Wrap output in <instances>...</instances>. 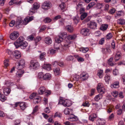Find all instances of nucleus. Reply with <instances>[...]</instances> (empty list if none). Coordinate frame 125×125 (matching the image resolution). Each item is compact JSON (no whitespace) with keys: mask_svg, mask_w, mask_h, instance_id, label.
<instances>
[{"mask_svg":"<svg viewBox=\"0 0 125 125\" xmlns=\"http://www.w3.org/2000/svg\"><path fill=\"white\" fill-rule=\"evenodd\" d=\"M67 34L66 32L60 33L59 35L55 39L56 42L60 43L67 37Z\"/></svg>","mask_w":125,"mask_h":125,"instance_id":"1","label":"nucleus"},{"mask_svg":"<svg viewBox=\"0 0 125 125\" xmlns=\"http://www.w3.org/2000/svg\"><path fill=\"white\" fill-rule=\"evenodd\" d=\"M25 61L23 59L18 61L15 64V67L18 69H22L25 66Z\"/></svg>","mask_w":125,"mask_h":125,"instance_id":"2","label":"nucleus"},{"mask_svg":"<svg viewBox=\"0 0 125 125\" xmlns=\"http://www.w3.org/2000/svg\"><path fill=\"white\" fill-rule=\"evenodd\" d=\"M58 104H62L64 106L67 107H69L71 105V101L67 99L65 100L60 99Z\"/></svg>","mask_w":125,"mask_h":125,"instance_id":"3","label":"nucleus"},{"mask_svg":"<svg viewBox=\"0 0 125 125\" xmlns=\"http://www.w3.org/2000/svg\"><path fill=\"white\" fill-rule=\"evenodd\" d=\"M39 94H51V91L49 90H46L45 87L43 86L41 87L38 90Z\"/></svg>","mask_w":125,"mask_h":125,"instance_id":"4","label":"nucleus"},{"mask_svg":"<svg viewBox=\"0 0 125 125\" xmlns=\"http://www.w3.org/2000/svg\"><path fill=\"white\" fill-rule=\"evenodd\" d=\"M40 65L39 63L35 60H32L30 64V67L33 69H36L39 67Z\"/></svg>","mask_w":125,"mask_h":125,"instance_id":"5","label":"nucleus"},{"mask_svg":"<svg viewBox=\"0 0 125 125\" xmlns=\"http://www.w3.org/2000/svg\"><path fill=\"white\" fill-rule=\"evenodd\" d=\"M24 40L23 37H20L16 41L14 42V44L16 48L19 47V46L22 42H23Z\"/></svg>","mask_w":125,"mask_h":125,"instance_id":"6","label":"nucleus"},{"mask_svg":"<svg viewBox=\"0 0 125 125\" xmlns=\"http://www.w3.org/2000/svg\"><path fill=\"white\" fill-rule=\"evenodd\" d=\"M103 86V85L102 83L98 84L97 89L99 93H101L102 94L105 93L106 90Z\"/></svg>","mask_w":125,"mask_h":125,"instance_id":"7","label":"nucleus"},{"mask_svg":"<svg viewBox=\"0 0 125 125\" xmlns=\"http://www.w3.org/2000/svg\"><path fill=\"white\" fill-rule=\"evenodd\" d=\"M19 34L18 32L17 31H14L10 35V39L13 40H15L19 36Z\"/></svg>","mask_w":125,"mask_h":125,"instance_id":"8","label":"nucleus"},{"mask_svg":"<svg viewBox=\"0 0 125 125\" xmlns=\"http://www.w3.org/2000/svg\"><path fill=\"white\" fill-rule=\"evenodd\" d=\"M40 4L38 3H35L33 5V8H31L30 10V13H31V14H32L35 12V10L38 9L40 7Z\"/></svg>","mask_w":125,"mask_h":125,"instance_id":"9","label":"nucleus"},{"mask_svg":"<svg viewBox=\"0 0 125 125\" xmlns=\"http://www.w3.org/2000/svg\"><path fill=\"white\" fill-rule=\"evenodd\" d=\"M88 27L92 29H95L97 27L96 23L94 21H91L87 24Z\"/></svg>","mask_w":125,"mask_h":125,"instance_id":"10","label":"nucleus"},{"mask_svg":"<svg viewBox=\"0 0 125 125\" xmlns=\"http://www.w3.org/2000/svg\"><path fill=\"white\" fill-rule=\"evenodd\" d=\"M51 4L49 2L45 1L43 3L42 6V8L44 9H48L50 8Z\"/></svg>","mask_w":125,"mask_h":125,"instance_id":"11","label":"nucleus"},{"mask_svg":"<svg viewBox=\"0 0 125 125\" xmlns=\"http://www.w3.org/2000/svg\"><path fill=\"white\" fill-rule=\"evenodd\" d=\"M89 77V75L86 73L82 72L80 75L81 80L83 81L87 79Z\"/></svg>","mask_w":125,"mask_h":125,"instance_id":"12","label":"nucleus"},{"mask_svg":"<svg viewBox=\"0 0 125 125\" xmlns=\"http://www.w3.org/2000/svg\"><path fill=\"white\" fill-rule=\"evenodd\" d=\"M33 19V16L30 17H27L25 18L23 21V23L25 25L27 24L29 22L31 21Z\"/></svg>","mask_w":125,"mask_h":125,"instance_id":"13","label":"nucleus"},{"mask_svg":"<svg viewBox=\"0 0 125 125\" xmlns=\"http://www.w3.org/2000/svg\"><path fill=\"white\" fill-rule=\"evenodd\" d=\"M21 56V52L18 51H15L14 52L13 54V57L17 59L19 58Z\"/></svg>","mask_w":125,"mask_h":125,"instance_id":"14","label":"nucleus"},{"mask_svg":"<svg viewBox=\"0 0 125 125\" xmlns=\"http://www.w3.org/2000/svg\"><path fill=\"white\" fill-rule=\"evenodd\" d=\"M89 30L87 28H84L81 31V33L84 36H86L89 32Z\"/></svg>","mask_w":125,"mask_h":125,"instance_id":"15","label":"nucleus"},{"mask_svg":"<svg viewBox=\"0 0 125 125\" xmlns=\"http://www.w3.org/2000/svg\"><path fill=\"white\" fill-rule=\"evenodd\" d=\"M121 57V53L119 51H117L114 57V59L115 62L118 61L120 59Z\"/></svg>","mask_w":125,"mask_h":125,"instance_id":"16","label":"nucleus"},{"mask_svg":"<svg viewBox=\"0 0 125 125\" xmlns=\"http://www.w3.org/2000/svg\"><path fill=\"white\" fill-rule=\"evenodd\" d=\"M18 69L19 70L17 72L16 75L18 77L22 76V75L24 73V71L23 69Z\"/></svg>","mask_w":125,"mask_h":125,"instance_id":"17","label":"nucleus"},{"mask_svg":"<svg viewBox=\"0 0 125 125\" xmlns=\"http://www.w3.org/2000/svg\"><path fill=\"white\" fill-rule=\"evenodd\" d=\"M66 30L70 33H72L74 31L73 27L71 25H68L66 27Z\"/></svg>","mask_w":125,"mask_h":125,"instance_id":"18","label":"nucleus"},{"mask_svg":"<svg viewBox=\"0 0 125 125\" xmlns=\"http://www.w3.org/2000/svg\"><path fill=\"white\" fill-rule=\"evenodd\" d=\"M44 41L46 44L49 45L51 44L52 42L51 38L49 37L45 38Z\"/></svg>","mask_w":125,"mask_h":125,"instance_id":"19","label":"nucleus"},{"mask_svg":"<svg viewBox=\"0 0 125 125\" xmlns=\"http://www.w3.org/2000/svg\"><path fill=\"white\" fill-rule=\"evenodd\" d=\"M96 117V114H93L89 115V119L90 121L93 122Z\"/></svg>","mask_w":125,"mask_h":125,"instance_id":"20","label":"nucleus"},{"mask_svg":"<svg viewBox=\"0 0 125 125\" xmlns=\"http://www.w3.org/2000/svg\"><path fill=\"white\" fill-rule=\"evenodd\" d=\"M33 103L34 104H36L40 102L41 101V98L40 97L38 96V97L35 98L33 99Z\"/></svg>","mask_w":125,"mask_h":125,"instance_id":"21","label":"nucleus"},{"mask_svg":"<svg viewBox=\"0 0 125 125\" xmlns=\"http://www.w3.org/2000/svg\"><path fill=\"white\" fill-rule=\"evenodd\" d=\"M103 71V70H99L97 71V75L100 78H102L104 75Z\"/></svg>","mask_w":125,"mask_h":125,"instance_id":"22","label":"nucleus"},{"mask_svg":"<svg viewBox=\"0 0 125 125\" xmlns=\"http://www.w3.org/2000/svg\"><path fill=\"white\" fill-rule=\"evenodd\" d=\"M119 83L118 81L114 82L111 85V87L112 88H117L119 87Z\"/></svg>","mask_w":125,"mask_h":125,"instance_id":"23","label":"nucleus"},{"mask_svg":"<svg viewBox=\"0 0 125 125\" xmlns=\"http://www.w3.org/2000/svg\"><path fill=\"white\" fill-rule=\"evenodd\" d=\"M43 80H50L51 78V75L49 73H46L44 74Z\"/></svg>","mask_w":125,"mask_h":125,"instance_id":"24","label":"nucleus"},{"mask_svg":"<svg viewBox=\"0 0 125 125\" xmlns=\"http://www.w3.org/2000/svg\"><path fill=\"white\" fill-rule=\"evenodd\" d=\"M123 14V11H120L117 12L116 13V14L115 15V17L116 18H118L121 16Z\"/></svg>","mask_w":125,"mask_h":125,"instance_id":"25","label":"nucleus"},{"mask_svg":"<svg viewBox=\"0 0 125 125\" xmlns=\"http://www.w3.org/2000/svg\"><path fill=\"white\" fill-rule=\"evenodd\" d=\"M28 43L26 42H23L21 44L19 47H20L21 48L23 49H25L28 45Z\"/></svg>","mask_w":125,"mask_h":125,"instance_id":"26","label":"nucleus"},{"mask_svg":"<svg viewBox=\"0 0 125 125\" xmlns=\"http://www.w3.org/2000/svg\"><path fill=\"white\" fill-rule=\"evenodd\" d=\"M55 75L56 76L59 75L60 73V71L59 68H56L53 70Z\"/></svg>","mask_w":125,"mask_h":125,"instance_id":"27","label":"nucleus"},{"mask_svg":"<svg viewBox=\"0 0 125 125\" xmlns=\"http://www.w3.org/2000/svg\"><path fill=\"white\" fill-rule=\"evenodd\" d=\"M105 121L104 120H99L96 123L97 125H105Z\"/></svg>","mask_w":125,"mask_h":125,"instance_id":"28","label":"nucleus"},{"mask_svg":"<svg viewBox=\"0 0 125 125\" xmlns=\"http://www.w3.org/2000/svg\"><path fill=\"white\" fill-rule=\"evenodd\" d=\"M76 35L75 34L72 35H69L67 36L68 39L69 40H72L74 39L76 37Z\"/></svg>","mask_w":125,"mask_h":125,"instance_id":"29","label":"nucleus"},{"mask_svg":"<svg viewBox=\"0 0 125 125\" xmlns=\"http://www.w3.org/2000/svg\"><path fill=\"white\" fill-rule=\"evenodd\" d=\"M108 27V25L103 24L101 25L100 29L101 30L104 31L106 30L107 28Z\"/></svg>","mask_w":125,"mask_h":125,"instance_id":"30","label":"nucleus"},{"mask_svg":"<svg viewBox=\"0 0 125 125\" xmlns=\"http://www.w3.org/2000/svg\"><path fill=\"white\" fill-rule=\"evenodd\" d=\"M117 23L119 24L122 25L125 23V20L124 19H119L117 20Z\"/></svg>","mask_w":125,"mask_h":125,"instance_id":"31","label":"nucleus"},{"mask_svg":"<svg viewBox=\"0 0 125 125\" xmlns=\"http://www.w3.org/2000/svg\"><path fill=\"white\" fill-rule=\"evenodd\" d=\"M20 106L21 109L23 110L25 109L26 107V104L24 102H22L20 104Z\"/></svg>","mask_w":125,"mask_h":125,"instance_id":"32","label":"nucleus"},{"mask_svg":"<svg viewBox=\"0 0 125 125\" xmlns=\"http://www.w3.org/2000/svg\"><path fill=\"white\" fill-rule=\"evenodd\" d=\"M21 22V20H17L15 24L16 27L18 28H20V24Z\"/></svg>","mask_w":125,"mask_h":125,"instance_id":"33","label":"nucleus"},{"mask_svg":"<svg viewBox=\"0 0 125 125\" xmlns=\"http://www.w3.org/2000/svg\"><path fill=\"white\" fill-rule=\"evenodd\" d=\"M11 91V90L10 88L6 87L3 89V93L4 94L6 93L7 94H9Z\"/></svg>","mask_w":125,"mask_h":125,"instance_id":"34","label":"nucleus"},{"mask_svg":"<svg viewBox=\"0 0 125 125\" xmlns=\"http://www.w3.org/2000/svg\"><path fill=\"white\" fill-rule=\"evenodd\" d=\"M43 68L48 70L49 71L50 70L51 68V65L50 64H45L43 66Z\"/></svg>","mask_w":125,"mask_h":125,"instance_id":"35","label":"nucleus"},{"mask_svg":"<svg viewBox=\"0 0 125 125\" xmlns=\"http://www.w3.org/2000/svg\"><path fill=\"white\" fill-rule=\"evenodd\" d=\"M95 4V3L93 2H92L90 3L87 7V9L89 10L93 7Z\"/></svg>","mask_w":125,"mask_h":125,"instance_id":"36","label":"nucleus"},{"mask_svg":"<svg viewBox=\"0 0 125 125\" xmlns=\"http://www.w3.org/2000/svg\"><path fill=\"white\" fill-rule=\"evenodd\" d=\"M46 56V53L45 52L41 53L40 55V58L41 60H43L45 59V57Z\"/></svg>","mask_w":125,"mask_h":125,"instance_id":"37","label":"nucleus"},{"mask_svg":"<svg viewBox=\"0 0 125 125\" xmlns=\"http://www.w3.org/2000/svg\"><path fill=\"white\" fill-rule=\"evenodd\" d=\"M6 52L7 53L10 55V57L11 58H13L14 52H12L10 50H7Z\"/></svg>","mask_w":125,"mask_h":125,"instance_id":"38","label":"nucleus"},{"mask_svg":"<svg viewBox=\"0 0 125 125\" xmlns=\"http://www.w3.org/2000/svg\"><path fill=\"white\" fill-rule=\"evenodd\" d=\"M79 50L83 52L86 53L88 51L89 49L88 48H81Z\"/></svg>","mask_w":125,"mask_h":125,"instance_id":"39","label":"nucleus"},{"mask_svg":"<svg viewBox=\"0 0 125 125\" xmlns=\"http://www.w3.org/2000/svg\"><path fill=\"white\" fill-rule=\"evenodd\" d=\"M71 111L72 110L71 109L68 108H66L65 109L64 113L65 115H69L70 114V113Z\"/></svg>","mask_w":125,"mask_h":125,"instance_id":"40","label":"nucleus"},{"mask_svg":"<svg viewBox=\"0 0 125 125\" xmlns=\"http://www.w3.org/2000/svg\"><path fill=\"white\" fill-rule=\"evenodd\" d=\"M6 97L4 94H0V100L2 101H4L6 99Z\"/></svg>","mask_w":125,"mask_h":125,"instance_id":"41","label":"nucleus"},{"mask_svg":"<svg viewBox=\"0 0 125 125\" xmlns=\"http://www.w3.org/2000/svg\"><path fill=\"white\" fill-rule=\"evenodd\" d=\"M54 118L58 117L60 118L62 117V114L59 112H56L55 113L54 116Z\"/></svg>","mask_w":125,"mask_h":125,"instance_id":"42","label":"nucleus"},{"mask_svg":"<svg viewBox=\"0 0 125 125\" xmlns=\"http://www.w3.org/2000/svg\"><path fill=\"white\" fill-rule=\"evenodd\" d=\"M102 97V94H98V95L96 96L95 97L94 99L95 100L98 101L100 98H101Z\"/></svg>","mask_w":125,"mask_h":125,"instance_id":"43","label":"nucleus"},{"mask_svg":"<svg viewBox=\"0 0 125 125\" xmlns=\"http://www.w3.org/2000/svg\"><path fill=\"white\" fill-rule=\"evenodd\" d=\"M44 75L42 72H40L38 74V77L40 79L43 80Z\"/></svg>","mask_w":125,"mask_h":125,"instance_id":"44","label":"nucleus"},{"mask_svg":"<svg viewBox=\"0 0 125 125\" xmlns=\"http://www.w3.org/2000/svg\"><path fill=\"white\" fill-rule=\"evenodd\" d=\"M87 13H82L81 16V19L83 20L87 16Z\"/></svg>","mask_w":125,"mask_h":125,"instance_id":"45","label":"nucleus"},{"mask_svg":"<svg viewBox=\"0 0 125 125\" xmlns=\"http://www.w3.org/2000/svg\"><path fill=\"white\" fill-rule=\"evenodd\" d=\"M9 59H7L4 60V64L5 67H7L8 66L9 64Z\"/></svg>","mask_w":125,"mask_h":125,"instance_id":"46","label":"nucleus"},{"mask_svg":"<svg viewBox=\"0 0 125 125\" xmlns=\"http://www.w3.org/2000/svg\"><path fill=\"white\" fill-rule=\"evenodd\" d=\"M102 52L104 54H106L108 52V49L107 48H102Z\"/></svg>","mask_w":125,"mask_h":125,"instance_id":"47","label":"nucleus"},{"mask_svg":"<svg viewBox=\"0 0 125 125\" xmlns=\"http://www.w3.org/2000/svg\"><path fill=\"white\" fill-rule=\"evenodd\" d=\"M51 21V19L49 17H47L44 20V22L45 23H48L50 22Z\"/></svg>","mask_w":125,"mask_h":125,"instance_id":"48","label":"nucleus"},{"mask_svg":"<svg viewBox=\"0 0 125 125\" xmlns=\"http://www.w3.org/2000/svg\"><path fill=\"white\" fill-rule=\"evenodd\" d=\"M5 84L7 86L10 87L12 85L13 83L9 81H7L6 82Z\"/></svg>","mask_w":125,"mask_h":125,"instance_id":"49","label":"nucleus"},{"mask_svg":"<svg viewBox=\"0 0 125 125\" xmlns=\"http://www.w3.org/2000/svg\"><path fill=\"white\" fill-rule=\"evenodd\" d=\"M116 10L114 8H112L110 9L109 11V13L111 14H113L115 12Z\"/></svg>","mask_w":125,"mask_h":125,"instance_id":"50","label":"nucleus"},{"mask_svg":"<svg viewBox=\"0 0 125 125\" xmlns=\"http://www.w3.org/2000/svg\"><path fill=\"white\" fill-rule=\"evenodd\" d=\"M56 42V43H55L54 44V48L55 49L58 50H59L60 49L58 44L59 43H57Z\"/></svg>","mask_w":125,"mask_h":125,"instance_id":"51","label":"nucleus"},{"mask_svg":"<svg viewBox=\"0 0 125 125\" xmlns=\"http://www.w3.org/2000/svg\"><path fill=\"white\" fill-rule=\"evenodd\" d=\"M110 79V76L109 75H106L105 77V80L106 82L108 81Z\"/></svg>","mask_w":125,"mask_h":125,"instance_id":"52","label":"nucleus"},{"mask_svg":"<svg viewBox=\"0 0 125 125\" xmlns=\"http://www.w3.org/2000/svg\"><path fill=\"white\" fill-rule=\"evenodd\" d=\"M73 59V57L71 55L68 56L66 58L67 61H70L72 60Z\"/></svg>","mask_w":125,"mask_h":125,"instance_id":"53","label":"nucleus"},{"mask_svg":"<svg viewBox=\"0 0 125 125\" xmlns=\"http://www.w3.org/2000/svg\"><path fill=\"white\" fill-rule=\"evenodd\" d=\"M27 39L28 40L30 41L33 40L34 39V38L33 35H31L29 36L27 38Z\"/></svg>","mask_w":125,"mask_h":125,"instance_id":"54","label":"nucleus"},{"mask_svg":"<svg viewBox=\"0 0 125 125\" xmlns=\"http://www.w3.org/2000/svg\"><path fill=\"white\" fill-rule=\"evenodd\" d=\"M112 37V35L111 33H109L106 35V38L107 39L109 40L111 39Z\"/></svg>","mask_w":125,"mask_h":125,"instance_id":"55","label":"nucleus"},{"mask_svg":"<svg viewBox=\"0 0 125 125\" xmlns=\"http://www.w3.org/2000/svg\"><path fill=\"white\" fill-rule=\"evenodd\" d=\"M41 39V37L40 36H38L36 37V38L34 39V40H35L36 43H37L40 41Z\"/></svg>","mask_w":125,"mask_h":125,"instance_id":"56","label":"nucleus"},{"mask_svg":"<svg viewBox=\"0 0 125 125\" xmlns=\"http://www.w3.org/2000/svg\"><path fill=\"white\" fill-rule=\"evenodd\" d=\"M113 74L116 76L118 74V71L117 70L115 69L113 70Z\"/></svg>","mask_w":125,"mask_h":125,"instance_id":"57","label":"nucleus"},{"mask_svg":"<svg viewBox=\"0 0 125 125\" xmlns=\"http://www.w3.org/2000/svg\"><path fill=\"white\" fill-rule=\"evenodd\" d=\"M59 7L62 10L65 7V4L64 2H62L59 5Z\"/></svg>","mask_w":125,"mask_h":125,"instance_id":"58","label":"nucleus"},{"mask_svg":"<svg viewBox=\"0 0 125 125\" xmlns=\"http://www.w3.org/2000/svg\"><path fill=\"white\" fill-rule=\"evenodd\" d=\"M47 26L45 25H43L42 26L41 28L40 29V32H42L44 31L46 28Z\"/></svg>","mask_w":125,"mask_h":125,"instance_id":"59","label":"nucleus"},{"mask_svg":"<svg viewBox=\"0 0 125 125\" xmlns=\"http://www.w3.org/2000/svg\"><path fill=\"white\" fill-rule=\"evenodd\" d=\"M56 51L53 49H52L49 50V52L52 55L54 54L55 53Z\"/></svg>","mask_w":125,"mask_h":125,"instance_id":"60","label":"nucleus"},{"mask_svg":"<svg viewBox=\"0 0 125 125\" xmlns=\"http://www.w3.org/2000/svg\"><path fill=\"white\" fill-rule=\"evenodd\" d=\"M123 110L121 109H119L117 111V114L118 115H120L122 113Z\"/></svg>","mask_w":125,"mask_h":125,"instance_id":"61","label":"nucleus"},{"mask_svg":"<svg viewBox=\"0 0 125 125\" xmlns=\"http://www.w3.org/2000/svg\"><path fill=\"white\" fill-rule=\"evenodd\" d=\"M44 102L43 104L44 105H46L48 103V99L44 97L43 99Z\"/></svg>","mask_w":125,"mask_h":125,"instance_id":"62","label":"nucleus"},{"mask_svg":"<svg viewBox=\"0 0 125 125\" xmlns=\"http://www.w3.org/2000/svg\"><path fill=\"white\" fill-rule=\"evenodd\" d=\"M61 18V15H58L55 16V17L53 18V20H56L59 19Z\"/></svg>","mask_w":125,"mask_h":125,"instance_id":"63","label":"nucleus"},{"mask_svg":"<svg viewBox=\"0 0 125 125\" xmlns=\"http://www.w3.org/2000/svg\"><path fill=\"white\" fill-rule=\"evenodd\" d=\"M83 105L84 106L89 107V103L88 102H85L83 104Z\"/></svg>","mask_w":125,"mask_h":125,"instance_id":"64","label":"nucleus"}]
</instances>
